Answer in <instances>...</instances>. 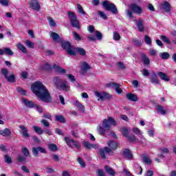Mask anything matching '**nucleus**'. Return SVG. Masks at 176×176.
<instances>
[{"instance_id":"obj_1","label":"nucleus","mask_w":176,"mask_h":176,"mask_svg":"<svg viewBox=\"0 0 176 176\" xmlns=\"http://www.w3.org/2000/svg\"><path fill=\"white\" fill-rule=\"evenodd\" d=\"M31 89L32 93H34L39 100L43 101V102H45V104H50V102L53 101L50 92H49V90L46 89V87L43 85L42 82H34L32 84Z\"/></svg>"},{"instance_id":"obj_2","label":"nucleus","mask_w":176,"mask_h":176,"mask_svg":"<svg viewBox=\"0 0 176 176\" xmlns=\"http://www.w3.org/2000/svg\"><path fill=\"white\" fill-rule=\"evenodd\" d=\"M107 145H109V147H104V148H100L99 149V153L102 157V159H107V155L105 153H107L109 156H113V151H116L118 149V142L115 140H109L107 142Z\"/></svg>"},{"instance_id":"obj_3","label":"nucleus","mask_w":176,"mask_h":176,"mask_svg":"<svg viewBox=\"0 0 176 176\" xmlns=\"http://www.w3.org/2000/svg\"><path fill=\"white\" fill-rule=\"evenodd\" d=\"M111 126H116V120L112 117H108L102 121V126L98 127V131L100 135H105L107 131L111 130Z\"/></svg>"},{"instance_id":"obj_4","label":"nucleus","mask_w":176,"mask_h":176,"mask_svg":"<svg viewBox=\"0 0 176 176\" xmlns=\"http://www.w3.org/2000/svg\"><path fill=\"white\" fill-rule=\"evenodd\" d=\"M40 69L41 71H46L47 72H52V71H53L54 69L56 74H67V70L65 69H63L61 68V67L56 64H54L52 66V65H50L49 63H45L43 64L41 66Z\"/></svg>"},{"instance_id":"obj_5","label":"nucleus","mask_w":176,"mask_h":176,"mask_svg":"<svg viewBox=\"0 0 176 176\" xmlns=\"http://www.w3.org/2000/svg\"><path fill=\"white\" fill-rule=\"evenodd\" d=\"M52 82L54 85H55L56 89H58V90H62L63 91L68 92L71 89V87L68 83V81L63 82L61 81V78H60V77H54L52 79Z\"/></svg>"},{"instance_id":"obj_6","label":"nucleus","mask_w":176,"mask_h":176,"mask_svg":"<svg viewBox=\"0 0 176 176\" xmlns=\"http://www.w3.org/2000/svg\"><path fill=\"white\" fill-rule=\"evenodd\" d=\"M102 6L104 10H107V12H111V13H112L113 14H118V13H119L116 5H115V3H109L108 2V1H104L102 3Z\"/></svg>"},{"instance_id":"obj_7","label":"nucleus","mask_w":176,"mask_h":176,"mask_svg":"<svg viewBox=\"0 0 176 176\" xmlns=\"http://www.w3.org/2000/svg\"><path fill=\"white\" fill-rule=\"evenodd\" d=\"M67 14L69 16L72 27L77 28V30H80V25H79V21H78V16H76L75 12L69 11Z\"/></svg>"},{"instance_id":"obj_8","label":"nucleus","mask_w":176,"mask_h":176,"mask_svg":"<svg viewBox=\"0 0 176 176\" xmlns=\"http://www.w3.org/2000/svg\"><path fill=\"white\" fill-rule=\"evenodd\" d=\"M60 46L64 50H66L67 54H69V56H76V52L72 50L74 47L71 44V42L62 41Z\"/></svg>"},{"instance_id":"obj_9","label":"nucleus","mask_w":176,"mask_h":176,"mask_svg":"<svg viewBox=\"0 0 176 176\" xmlns=\"http://www.w3.org/2000/svg\"><path fill=\"white\" fill-rule=\"evenodd\" d=\"M65 141L67 146H69V148H74V146L75 148H76V149H78V151H80V149H81L80 144H79V142H78L76 140L70 139L68 137H65Z\"/></svg>"},{"instance_id":"obj_10","label":"nucleus","mask_w":176,"mask_h":176,"mask_svg":"<svg viewBox=\"0 0 176 176\" xmlns=\"http://www.w3.org/2000/svg\"><path fill=\"white\" fill-rule=\"evenodd\" d=\"M32 152L33 156L34 157H38L39 156L40 153H47V151H46V148L42 147V146H36L32 148Z\"/></svg>"},{"instance_id":"obj_11","label":"nucleus","mask_w":176,"mask_h":176,"mask_svg":"<svg viewBox=\"0 0 176 176\" xmlns=\"http://www.w3.org/2000/svg\"><path fill=\"white\" fill-rule=\"evenodd\" d=\"M130 9L133 12V13H135V14H142L144 10H142V8H141L138 4L137 3H132L129 6Z\"/></svg>"},{"instance_id":"obj_12","label":"nucleus","mask_w":176,"mask_h":176,"mask_svg":"<svg viewBox=\"0 0 176 176\" xmlns=\"http://www.w3.org/2000/svg\"><path fill=\"white\" fill-rule=\"evenodd\" d=\"M121 155L124 157V159H128L130 160V159H133V153H131V150L129 148H124Z\"/></svg>"},{"instance_id":"obj_13","label":"nucleus","mask_w":176,"mask_h":176,"mask_svg":"<svg viewBox=\"0 0 176 176\" xmlns=\"http://www.w3.org/2000/svg\"><path fill=\"white\" fill-rule=\"evenodd\" d=\"M109 86L110 87H113V89H115L116 93H117V94H122V93L123 92V90L122 89V88H120V84L119 83L110 82L109 84Z\"/></svg>"},{"instance_id":"obj_14","label":"nucleus","mask_w":176,"mask_h":176,"mask_svg":"<svg viewBox=\"0 0 176 176\" xmlns=\"http://www.w3.org/2000/svg\"><path fill=\"white\" fill-rule=\"evenodd\" d=\"M126 98L129 101H132L133 102H136V101H138V96L133 93H128L126 95Z\"/></svg>"},{"instance_id":"obj_15","label":"nucleus","mask_w":176,"mask_h":176,"mask_svg":"<svg viewBox=\"0 0 176 176\" xmlns=\"http://www.w3.org/2000/svg\"><path fill=\"white\" fill-rule=\"evenodd\" d=\"M30 7L34 10H39V9H41V5H39L37 0H32L30 3Z\"/></svg>"},{"instance_id":"obj_16","label":"nucleus","mask_w":176,"mask_h":176,"mask_svg":"<svg viewBox=\"0 0 176 176\" xmlns=\"http://www.w3.org/2000/svg\"><path fill=\"white\" fill-rule=\"evenodd\" d=\"M141 60L144 65H149L151 64V59L145 54H141L140 55Z\"/></svg>"},{"instance_id":"obj_17","label":"nucleus","mask_w":176,"mask_h":176,"mask_svg":"<svg viewBox=\"0 0 176 176\" xmlns=\"http://www.w3.org/2000/svg\"><path fill=\"white\" fill-rule=\"evenodd\" d=\"M19 129H21V130H22V131L21 132V134H22L23 137L24 138H29L30 133H28V129H27V127H25L23 125H20Z\"/></svg>"},{"instance_id":"obj_18","label":"nucleus","mask_w":176,"mask_h":176,"mask_svg":"<svg viewBox=\"0 0 176 176\" xmlns=\"http://www.w3.org/2000/svg\"><path fill=\"white\" fill-rule=\"evenodd\" d=\"M162 8L166 13H169L171 11V5L168 1H164L162 4Z\"/></svg>"},{"instance_id":"obj_19","label":"nucleus","mask_w":176,"mask_h":176,"mask_svg":"<svg viewBox=\"0 0 176 176\" xmlns=\"http://www.w3.org/2000/svg\"><path fill=\"white\" fill-rule=\"evenodd\" d=\"M82 145L85 148H86V149H91V148H93L94 149H97V148H98V146L96 144H90L89 143V142H84L82 143Z\"/></svg>"},{"instance_id":"obj_20","label":"nucleus","mask_w":176,"mask_h":176,"mask_svg":"<svg viewBox=\"0 0 176 176\" xmlns=\"http://www.w3.org/2000/svg\"><path fill=\"white\" fill-rule=\"evenodd\" d=\"M22 101L25 104V105L28 107V108H30V109L35 108L36 104L32 100H28L25 98H23Z\"/></svg>"},{"instance_id":"obj_21","label":"nucleus","mask_w":176,"mask_h":176,"mask_svg":"<svg viewBox=\"0 0 176 176\" xmlns=\"http://www.w3.org/2000/svg\"><path fill=\"white\" fill-rule=\"evenodd\" d=\"M0 135L3 137H10L12 135V131L10 129L6 128L3 130H0Z\"/></svg>"},{"instance_id":"obj_22","label":"nucleus","mask_w":176,"mask_h":176,"mask_svg":"<svg viewBox=\"0 0 176 176\" xmlns=\"http://www.w3.org/2000/svg\"><path fill=\"white\" fill-rule=\"evenodd\" d=\"M104 170L109 175L114 176L116 175V172H115V170H113V168L108 165L104 166Z\"/></svg>"},{"instance_id":"obj_23","label":"nucleus","mask_w":176,"mask_h":176,"mask_svg":"<svg viewBox=\"0 0 176 176\" xmlns=\"http://www.w3.org/2000/svg\"><path fill=\"white\" fill-rule=\"evenodd\" d=\"M136 26L138 27L139 32H144L145 30V27L144 26V21L139 20L136 23Z\"/></svg>"},{"instance_id":"obj_24","label":"nucleus","mask_w":176,"mask_h":176,"mask_svg":"<svg viewBox=\"0 0 176 176\" xmlns=\"http://www.w3.org/2000/svg\"><path fill=\"white\" fill-rule=\"evenodd\" d=\"M157 75L160 78V79H162V80H164L165 82H169L170 77H168V76H167V74H166L162 72H157Z\"/></svg>"},{"instance_id":"obj_25","label":"nucleus","mask_w":176,"mask_h":176,"mask_svg":"<svg viewBox=\"0 0 176 176\" xmlns=\"http://www.w3.org/2000/svg\"><path fill=\"white\" fill-rule=\"evenodd\" d=\"M151 82L153 85H157L159 83V78H157V74H156V72H153Z\"/></svg>"},{"instance_id":"obj_26","label":"nucleus","mask_w":176,"mask_h":176,"mask_svg":"<svg viewBox=\"0 0 176 176\" xmlns=\"http://www.w3.org/2000/svg\"><path fill=\"white\" fill-rule=\"evenodd\" d=\"M17 49L22 52L23 54H27L28 53V51L27 50V48L21 44V43H19L17 45Z\"/></svg>"},{"instance_id":"obj_27","label":"nucleus","mask_w":176,"mask_h":176,"mask_svg":"<svg viewBox=\"0 0 176 176\" xmlns=\"http://www.w3.org/2000/svg\"><path fill=\"white\" fill-rule=\"evenodd\" d=\"M48 149L51 152H57V151H58V147H57L56 144L51 143L48 144Z\"/></svg>"},{"instance_id":"obj_28","label":"nucleus","mask_w":176,"mask_h":176,"mask_svg":"<svg viewBox=\"0 0 176 176\" xmlns=\"http://www.w3.org/2000/svg\"><path fill=\"white\" fill-rule=\"evenodd\" d=\"M156 111L157 113H161V115H166L167 112H166V110L163 109V106L162 105H157L156 107Z\"/></svg>"},{"instance_id":"obj_29","label":"nucleus","mask_w":176,"mask_h":176,"mask_svg":"<svg viewBox=\"0 0 176 176\" xmlns=\"http://www.w3.org/2000/svg\"><path fill=\"white\" fill-rule=\"evenodd\" d=\"M55 120L56 122H59V123H65V118L61 115H55Z\"/></svg>"},{"instance_id":"obj_30","label":"nucleus","mask_w":176,"mask_h":176,"mask_svg":"<svg viewBox=\"0 0 176 176\" xmlns=\"http://www.w3.org/2000/svg\"><path fill=\"white\" fill-rule=\"evenodd\" d=\"M142 160L144 163H146V164H152V161L151 159H149V157H148V155L146 154H143Z\"/></svg>"},{"instance_id":"obj_31","label":"nucleus","mask_w":176,"mask_h":176,"mask_svg":"<svg viewBox=\"0 0 176 176\" xmlns=\"http://www.w3.org/2000/svg\"><path fill=\"white\" fill-rule=\"evenodd\" d=\"M6 79L10 83H14L16 82V76L14 74H11L10 76H8Z\"/></svg>"},{"instance_id":"obj_32","label":"nucleus","mask_w":176,"mask_h":176,"mask_svg":"<svg viewBox=\"0 0 176 176\" xmlns=\"http://www.w3.org/2000/svg\"><path fill=\"white\" fill-rule=\"evenodd\" d=\"M33 130L35 131V133H36V134H38V135L43 134V130H42V128L38 126H33Z\"/></svg>"},{"instance_id":"obj_33","label":"nucleus","mask_w":176,"mask_h":176,"mask_svg":"<svg viewBox=\"0 0 176 176\" xmlns=\"http://www.w3.org/2000/svg\"><path fill=\"white\" fill-rule=\"evenodd\" d=\"M82 65L83 66L82 70L84 72H86V71H89V69H91V66H89L87 62H82Z\"/></svg>"},{"instance_id":"obj_34","label":"nucleus","mask_w":176,"mask_h":176,"mask_svg":"<svg viewBox=\"0 0 176 176\" xmlns=\"http://www.w3.org/2000/svg\"><path fill=\"white\" fill-rule=\"evenodd\" d=\"M21 153L24 156H25V157H30V150H28L27 147H23L21 148Z\"/></svg>"},{"instance_id":"obj_35","label":"nucleus","mask_w":176,"mask_h":176,"mask_svg":"<svg viewBox=\"0 0 176 176\" xmlns=\"http://www.w3.org/2000/svg\"><path fill=\"white\" fill-rule=\"evenodd\" d=\"M160 57L162 60H168L170 58V54L168 52H162L160 54Z\"/></svg>"},{"instance_id":"obj_36","label":"nucleus","mask_w":176,"mask_h":176,"mask_svg":"<svg viewBox=\"0 0 176 176\" xmlns=\"http://www.w3.org/2000/svg\"><path fill=\"white\" fill-rule=\"evenodd\" d=\"M3 53L7 56H13V54H14V52H13V51H12L9 47L3 48Z\"/></svg>"},{"instance_id":"obj_37","label":"nucleus","mask_w":176,"mask_h":176,"mask_svg":"<svg viewBox=\"0 0 176 176\" xmlns=\"http://www.w3.org/2000/svg\"><path fill=\"white\" fill-rule=\"evenodd\" d=\"M50 37L53 38V41H54V42H57L60 39V35L54 32H52L51 33Z\"/></svg>"},{"instance_id":"obj_38","label":"nucleus","mask_w":176,"mask_h":176,"mask_svg":"<svg viewBox=\"0 0 176 176\" xmlns=\"http://www.w3.org/2000/svg\"><path fill=\"white\" fill-rule=\"evenodd\" d=\"M76 105L77 108H78L79 111H81V112H85V106L79 102V100L76 101Z\"/></svg>"},{"instance_id":"obj_39","label":"nucleus","mask_w":176,"mask_h":176,"mask_svg":"<svg viewBox=\"0 0 176 176\" xmlns=\"http://www.w3.org/2000/svg\"><path fill=\"white\" fill-rule=\"evenodd\" d=\"M76 52L80 54V56H86V50L82 47H77L76 48Z\"/></svg>"},{"instance_id":"obj_40","label":"nucleus","mask_w":176,"mask_h":176,"mask_svg":"<svg viewBox=\"0 0 176 176\" xmlns=\"http://www.w3.org/2000/svg\"><path fill=\"white\" fill-rule=\"evenodd\" d=\"M77 162L80 164V167H82V168H85V167H86V162H85L82 157H78L77 158Z\"/></svg>"},{"instance_id":"obj_41","label":"nucleus","mask_w":176,"mask_h":176,"mask_svg":"<svg viewBox=\"0 0 176 176\" xmlns=\"http://www.w3.org/2000/svg\"><path fill=\"white\" fill-rule=\"evenodd\" d=\"M116 66L119 71H120V69H126V65H124V63H123V62H117Z\"/></svg>"},{"instance_id":"obj_42","label":"nucleus","mask_w":176,"mask_h":176,"mask_svg":"<svg viewBox=\"0 0 176 176\" xmlns=\"http://www.w3.org/2000/svg\"><path fill=\"white\" fill-rule=\"evenodd\" d=\"M121 133H122V135L127 138L129 137V129L126 127L121 128Z\"/></svg>"},{"instance_id":"obj_43","label":"nucleus","mask_w":176,"mask_h":176,"mask_svg":"<svg viewBox=\"0 0 176 176\" xmlns=\"http://www.w3.org/2000/svg\"><path fill=\"white\" fill-rule=\"evenodd\" d=\"M17 162H19V163H25V162H27V158H25V157H24L23 155H19L18 157L16 158Z\"/></svg>"},{"instance_id":"obj_44","label":"nucleus","mask_w":176,"mask_h":176,"mask_svg":"<svg viewBox=\"0 0 176 176\" xmlns=\"http://www.w3.org/2000/svg\"><path fill=\"white\" fill-rule=\"evenodd\" d=\"M16 91L19 93V94H21V96H27V91L25 89H23L21 87H19L16 89Z\"/></svg>"},{"instance_id":"obj_45","label":"nucleus","mask_w":176,"mask_h":176,"mask_svg":"<svg viewBox=\"0 0 176 176\" xmlns=\"http://www.w3.org/2000/svg\"><path fill=\"white\" fill-rule=\"evenodd\" d=\"M160 39L162 40V41L164 42L165 43H167V45H170V43H171V41H170V39H168V38L164 35H161Z\"/></svg>"},{"instance_id":"obj_46","label":"nucleus","mask_w":176,"mask_h":176,"mask_svg":"<svg viewBox=\"0 0 176 176\" xmlns=\"http://www.w3.org/2000/svg\"><path fill=\"white\" fill-rule=\"evenodd\" d=\"M47 20L48 21V23L51 27H56V21L52 18L51 16H48L47 18Z\"/></svg>"},{"instance_id":"obj_47","label":"nucleus","mask_w":176,"mask_h":176,"mask_svg":"<svg viewBox=\"0 0 176 176\" xmlns=\"http://www.w3.org/2000/svg\"><path fill=\"white\" fill-rule=\"evenodd\" d=\"M133 43L135 45V46H141V45H142V41H141V40L138 39V38H133L132 40Z\"/></svg>"},{"instance_id":"obj_48","label":"nucleus","mask_w":176,"mask_h":176,"mask_svg":"<svg viewBox=\"0 0 176 176\" xmlns=\"http://www.w3.org/2000/svg\"><path fill=\"white\" fill-rule=\"evenodd\" d=\"M73 36L75 41H77V42H80V41H82V37H80V35L78 34L76 32H73Z\"/></svg>"},{"instance_id":"obj_49","label":"nucleus","mask_w":176,"mask_h":176,"mask_svg":"<svg viewBox=\"0 0 176 176\" xmlns=\"http://www.w3.org/2000/svg\"><path fill=\"white\" fill-rule=\"evenodd\" d=\"M144 42L146 45H152V38L148 35L144 36Z\"/></svg>"},{"instance_id":"obj_50","label":"nucleus","mask_w":176,"mask_h":176,"mask_svg":"<svg viewBox=\"0 0 176 176\" xmlns=\"http://www.w3.org/2000/svg\"><path fill=\"white\" fill-rule=\"evenodd\" d=\"M25 46H27V47H29V48H31V49H34V43L32 42H31V41L30 40H27L25 42Z\"/></svg>"},{"instance_id":"obj_51","label":"nucleus","mask_w":176,"mask_h":176,"mask_svg":"<svg viewBox=\"0 0 176 176\" xmlns=\"http://www.w3.org/2000/svg\"><path fill=\"white\" fill-rule=\"evenodd\" d=\"M95 35H96L98 41H102V34L100 31L96 30V32H95Z\"/></svg>"},{"instance_id":"obj_52","label":"nucleus","mask_w":176,"mask_h":176,"mask_svg":"<svg viewBox=\"0 0 176 176\" xmlns=\"http://www.w3.org/2000/svg\"><path fill=\"white\" fill-rule=\"evenodd\" d=\"M110 98H112V96L107 92H103V101L104 100H107V101H109Z\"/></svg>"},{"instance_id":"obj_53","label":"nucleus","mask_w":176,"mask_h":176,"mask_svg":"<svg viewBox=\"0 0 176 176\" xmlns=\"http://www.w3.org/2000/svg\"><path fill=\"white\" fill-rule=\"evenodd\" d=\"M77 8L78 9V13H80L81 14H86V12L83 10V7L80 4H77Z\"/></svg>"},{"instance_id":"obj_54","label":"nucleus","mask_w":176,"mask_h":176,"mask_svg":"<svg viewBox=\"0 0 176 176\" xmlns=\"http://www.w3.org/2000/svg\"><path fill=\"white\" fill-rule=\"evenodd\" d=\"M128 141H130V142H135V141H137V137H135V135H130L126 138Z\"/></svg>"},{"instance_id":"obj_55","label":"nucleus","mask_w":176,"mask_h":176,"mask_svg":"<svg viewBox=\"0 0 176 176\" xmlns=\"http://www.w3.org/2000/svg\"><path fill=\"white\" fill-rule=\"evenodd\" d=\"M95 95L96 96V97H98V98H100L101 101H104V92L101 94L96 91L95 92Z\"/></svg>"},{"instance_id":"obj_56","label":"nucleus","mask_w":176,"mask_h":176,"mask_svg":"<svg viewBox=\"0 0 176 176\" xmlns=\"http://www.w3.org/2000/svg\"><path fill=\"white\" fill-rule=\"evenodd\" d=\"M113 39L114 41H120V34L118 32H113Z\"/></svg>"},{"instance_id":"obj_57","label":"nucleus","mask_w":176,"mask_h":176,"mask_svg":"<svg viewBox=\"0 0 176 176\" xmlns=\"http://www.w3.org/2000/svg\"><path fill=\"white\" fill-rule=\"evenodd\" d=\"M4 160L5 163H7L8 164H10V163H12V157L8 155L4 156Z\"/></svg>"},{"instance_id":"obj_58","label":"nucleus","mask_w":176,"mask_h":176,"mask_svg":"<svg viewBox=\"0 0 176 176\" xmlns=\"http://www.w3.org/2000/svg\"><path fill=\"white\" fill-rule=\"evenodd\" d=\"M126 16H128L129 19H134V16H133V10H126Z\"/></svg>"},{"instance_id":"obj_59","label":"nucleus","mask_w":176,"mask_h":176,"mask_svg":"<svg viewBox=\"0 0 176 176\" xmlns=\"http://www.w3.org/2000/svg\"><path fill=\"white\" fill-rule=\"evenodd\" d=\"M1 74H2V75H4V77L6 78L8 76V74H9V71L6 68H2Z\"/></svg>"},{"instance_id":"obj_60","label":"nucleus","mask_w":176,"mask_h":176,"mask_svg":"<svg viewBox=\"0 0 176 176\" xmlns=\"http://www.w3.org/2000/svg\"><path fill=\"white\" fill-rule=\"evenodd\" d=\"M98 14L100 17L103 19V20H107V19H108V16H107V14H105V13H104V12L102 11L98 12Z\"/></svg>"},{"instance_id":"obj_61","label":"nucleus","mask_w":176,"mask_h":176,"mask_svg":"<svg viewBox=\"0 0 176 176\" xmlns=\"http://www.w3.org/2000/svg\"><path fill=\"white\" fill-rule=\"evenodd\" d=\"M67 79L70 80V82H75L76 79L75 78V76L72 74H67Z\"/></svg>"},{"instance_id":"obj_62","label":"nucleus","mask_w":176,"mask_h":176,"mask_svg":"<svg viewBox=\"0 0 176 176\" xmlns=\"http://www.w3.org/2000/svg\"><path fill=\"white\" fill-rule=\"evenodd\" d=\"M87 39L89 42H95L96 41V36L93 34H89L88 36H87Z\"/></svg>"},{"instance_id":"obj_63","label":"nucleus","mask_w":176,"mask_h":176,"mask_svg":"<svg viewBox=\"0 0 176 176\" xmlns=\"http://www.w3.org/2000/svg\"><path fill=\"white\" fill-rule=\"evenodd\" d=\"M52 156L53 160H54L55 162H59L60 161V156H58V155L52 154Z\"/></svg>"},{"instance_id":"obj_64","label":"nucleus","mask_w":176,"mask_h":176,"mask_svg":"<svg viewBox=\"0 0 176 176\" xmlns=\"http://www.w3.org/2000/svg\"><path fill=\"white\" fill-rule=\"evenodd\" d=\"M97 175L98 176H107L105 175V173H104V170L103 169H99L97 170Z\"/></svg>"}]
</instances>
